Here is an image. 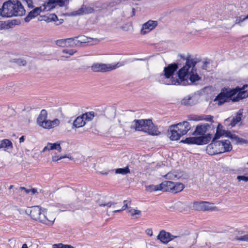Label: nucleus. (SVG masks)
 Returning <instances> with one entry per match:
<instances>
[{"instance_id":"1","label":"nucleus","mask_w":248,"mask_h":248,"mask_svg":"<svg viewBox=\"0 0 248 248\" xmlns=\"http://www.w3.org/2000/svg\"><path fill=\"white\" fill-rule=\"evenodd\" d=\"M198 62L195 59L191 58L190 56L186 57L185 65L177 72L179 77V85L186 86L191 83H194L201 79L197 74L196 65Z\"/></svg>"},{"instance_id":"2","label":"nucleus","mask_w":248,"mask_h":248,"mask_svg":"<svg viewBox=\"0 0 248 248\" xmlns=\"http://www.w3.org/2000/svg\"><path fill=\"white\" fill-rule=\"evenodd\" d=\"M25 13L26 10L19 0H9L4 2L0 9V15L3 17L20 16Z\"/></svg>"},{"instance_id":"3","label":"nucleus","mask_w":248,"mask_h":248,"mask_svg":"<svg viewBox=\"0 0 248 248\" xmlns=\"http://www.w3.org/2000/svg\"><path fill=\"white\" fill-rule=\"evenodd\" d=\"M178 68V64L176 63L170 64L165 67L163 70L164 74L160 75L158 78V82L161 84L168 85H179V78H175L173 77L175 72Z\"/></svg>"},{"instance_id":"4","label":"nucleus","mask_w":248,"mask_h":248,"mask_svg":"<svg viewBox=\"0 0 248 248\" xmlns=\"http://www.w3.org/2000/svg\"><path fill=\"white\" fill-rule=\"evenodd\" d=\"M68 0H48V2L45 3L43 7H36L31 11L24 18L26 22H29L32 19L37 16L40 14L45 11H50L54 8L57 4L60 7L63 6Z\"/></svg>"},{"instance_id":"5","label":"nucleus","mask_w":248,"mask_h":248,"mask_svg":"<svg viewBox=\"0 0 248 248\" xmlns=\"http://www.w3.org/2000/svg\"><path fill=\"white\" fill-rule=\"evenodd\" d=\"M232 149V146L229 140L213 141L207 146L206 151L208 154H216L228 152Z\"/></svg>"},{"instance_id":"6","label":"nucleus","mask_w":248,"mask_h":248,"mask_svg":"<svg viewBox=\"0 0 248 248\" xmlns=\"http://www.w3.org/2000/svg\"><path fill=\"white\" fill-rule=\"evenodd\" d=\"M212 138V134L208 133L204 136L186 138L181 142L187 144L204 145L209 142Z\"/></svg>"},{"instance_id":"7","label":"nucleus","mask_w":248,"mask_h":248,"mask_svg":"<svg viewBox=\"0 0 248 248\" xmlns=\"http://www.w3.org/2000/svg\"><path fill=\"white\" fill-rule=\"evenodd\" d=\"M235 90L231 89H222L214 99V101H218V105H221L225 102L232 100V97L236 94Z\"/></svg>"},{"instance_id":"8","label":"nucleus","mask_w":248,"mask_h":248,"mask_svg":"<svg viewBox=\"0 0 248 248\" xmlns=\"http://www.w3.org/2000/svg\"><path fill=\"white\" fill-rule=\"evenodd\" d=\"M153 124L152 121L150 119L134 120L130 126L131 129L137 131L146 132L147 126Z\"/></svg>"},{"instance_id":"9","label":"nucleus","mask_w":248,"mask_h":248,"mask_svg":"<svg viewBox=\"0 0 248 248\" xmlns=\"http://www.w3.org/2000/svg\"><path fill=\"white\" fill-rule=\"evenodd\" d=\"M120 66L119 63L114 65L97 63L93 64L91 66V69L94 72H106L116 69Z\"/></svg>"},{"instance_id":"10","label":"nucleus","mask_w":248,"mask_h":248,"mask_svg":"<svg viewBox=\"0 0 248 248\" xmlns=\"http://www.w3.org/2000/svg\"><path fill=\"white\" fill-rule=\"evenodd\" d=\"M233 233L234 240L244 242L248 241V227L237 228L234 231Z\"/></svg>"},{"instance_id":"11","label":"nucleus","mask_w":248,"mask_h":248,"mask_svg":"<svg viewBox=\"0 0 248 248\" xmlns=\"http://www.w3.org/2000/svg\"><path fill=\"white\" fill-rule=\"evenodd\" d=\"M212 203L208 202H195L193 203V208L197 210L216 211L217 208L212 205Z\"/></svg>"},{"instance_id":"12","label":"nucleus","mask_w":248,"mask_h":248,"mask_svg":"<svg viewBox=\"0 0 248 248\" xmlns=\"http://www.w3.org/2000/svg\"><path fill=\"white\" fill-rule=\"evenodd\" d=\"M174 238L180 240L181 237L179 236L173 235L170 233L164 230L161 231L157 236V239L164 244H167Z\"/></svg>"},{"instance_id":"13","label":"nucleus","mask_w":248,"mask_h":248,"mask_svg":"<svg viewBox=\"0 0 248 248\" xmlns=\"http://www.w3.org/2000/svg\"><path fill=\"white\" fill-rule=\"evenodd\" d=\"M214 129V126L212 124L205 123L203 124H198L196 126L195 131L192 133L193 135H201L204 136L209 129Z\"/></svg>"},{"instance_id":"14","label":"nucleus","mask_w":248,"mask_h":248,"mask_svg":"<svg viewBox=\"0 0 248 248\" xmlns=\"http://www.w3.org/2000/svg\"><path fill=\"white\" fill-rule=\"evenodd\" d=\"M247 88L248 86L246 85H244L242 88L236 87L235 89H232V90H235V91H237L236 94L237 95L232 99V101L234 102H237L248 97V92L247 90H245V89Z\"/></svg>"},{"instance_id":"15","label":"nucleus","mask_w":248,"mask_h":248,"mask_svg":"<svg viewBox=\"0 0 248 248\" xmlns=\"http://www.w3.org/2000/svg\"><path fill=\"white\" fill-rule=\"evenodd\" d=\"M242 111L239 110L236 115L232 118H228L225 121V124L228 126H231L232 127L234 126L237 123L240 122L242 119Z\"/></svg>"},{"instance_id":"16","label":"nucleus","mask_w":248,"mask_h":248,"mask_svg":"<svg viewBox=\"0 0 248 248\" xmlns=\"http://www.w3.org/2000/svg\"><path fill=\"white\" fill-rule=\"evenodd\" d=\"M175 125L177 128V131H178L182 137L186 135L191 129L189 123L187 121H183L175 124Z\"/></svg>"},{"instance_id":"17","label":"nucleus","mask_w":248,"mask_h":248,"mask_svg":"<svg viewBox=\"0 0 248 248\" xmlns=\"http://www.w3.org/2000/svg\"><path fill=\"white\" fill-rule=\"evenodd\" d=\"M157 25V22L154 20H149L142 25L140 31L141 34L144 35L149 33L150 31L154 29Z\"/></svg>"},{"instance_id":"18","label":"nucleus","mask_w":248,"mask_h":248,"mask_svg":"<svg viewBox=\"0 0 248 248\" xmlns=\"http://www.w3.org/2000/svg\"><path fill=\"white\" fill-rule=\"evenodd\" d=\"M167 133L171 140H179L182 137L179 132H178V131H177V128H176L175 124H172L169 127Z\"/></svg>"},{"instance_id":"19","label":"nucleus","mask_w":248,"mask_h":248,"mask_svg":"<svg viewBox=\"0 0 248 248\" xmlns=\"http://www.w3.org/2000/svg\"><path fill=\"white\" fill-rule=\"evenodd\" d=\"M93 11L94 9L93 8L83 5L78 10L72 12L71 15L76 16L83 14H91L93 13Z\"/></svg>"},{"instance_id":"20","label":"nucleus","mask_w":248,"mask_h":248,"mask_svg":"<svg viewBox=\"0 0 248 248\" xmlns=\"http://www.w3.org/2000/svg\"><path fill=\"white\" fill-rule=\"evenodd\" d=\"M174 182L170 181H165L159 184L160 190L163 192L169 191L172 192Z\"/></svg>"},{"instance_id":"21","label":"nucleus","mask_w":248,"mask_h":248,"mask_svg":"<svg viewBox=\"0 0 248 248\" xmlns=\"http://www.w3.org/2000/svg\"><path fill=\"white\" fill-rule=\"evenodd\" d=\"M46 211L45 209L42 210L41 213L40 214L39 217H38L39 218L37 219V221H39L47 225H52L54 223V220L48 219L46 217Z\"/></svg>"},{"instance_id":"22","label":"nucleus","mask_w":248,"mask_h":248,"mask_svg":"<svg viewBox=\"0 0 248 248\" xmlns=\"http://www.w3.org/2000/svg\"><path fill=\"white\" fill-rule=\"evenodd\" d=\"M60 124V121L58 119H55L53 121L47 120V119L43 122V124L40 126L46 129H51L58 126Z\"/></svg>"},{"instance_id":"23","label":"nucleus","mask_w":248,"mask_h":248,"mask_svg":"<svg viewBox=\"0 0 248 248\" xmlns=\"http://www.w3.org/2000/svg\"><path fill=\"white\" fill-rule=\"evenodd\" d=\"M13 145L12 141L8 139H3L0 140V149H3L4 151L12 150Z\"/></svg>"},{"instance_id":"24","label":"nucleus","mask_w":248,"mask_h":248,"mask_svg":"<svg viewBox=\"0 0 248 248\" xmlns=\"http://www.w3.org/2000/svg\"><path fill=\"white\" fill-rule=\"evenodd\" d=\"M197 101L195 96L189 95L183 99L182 104L186 106H192L196 104Z\"/></svg>"},{"instance_id":"25","label":"nucleus","mask_w":248,"mask_h":248,"mask_svg":"<svg viewBox=\"0 0 248 248\" xmlns=\"http://www.w3.org/2000/svg\"><path fill=\"white\" fill-rule=\"evenodd\" d=\"M42 209L38 206L32 207L30 210V216L31 218L35 220H37L39 217L40 214L41 213Z\"/></svg>"},{"instance_id":"26","label":"nucleus","mask_w":248,"mask_h":248,"mask_svg":"<svg viewBox=\"0 0 248 248\" xmlns=\"http://www.w3.org/2000/svg\"><path fill=\"white\" fill-rule=\"evenodd\" d=\"M86 124L85 120L82 115L78 116L73 122L72 128H79L85 125Z\"/></svg>"},{"instance_id":"27","label":"nucleus","mask_w":248,"mask_h":248,"mask_svg":"<svg viewBox=\"0 0 248 248\" xmlns=\"http://www.w3.org/2000/svg\"><path fill=\"white\" fill-rule=\"evenodd\" d=\"M146 132L145 133H147L151 136H158L160 134V132L158 130L156 126H155L154 124L147 126Z\"/></svg>"},{"instance_id":"28","label":"nucleus","mask_w":248,"mask_h":248,"mask_svg":"<svg viewBox=\"0 0 248 248\" xmlns=\"http://www.w3.org/2000/svg\"><path fill=\"white\" fill-rule=\"evenodd\" d=\"M77 38L79 39V42L82 44V46H83L84 44L90 42L91 40H94L96 43H98L100 41L102 40V39H99L97 38H92L90 37H86L84 35H78L77 36Z\"/></svg>"},{"instance_id":"29","label":"nucleus","mask_w":248,"mask_h":248,"mask_svg":"<svg viewBox=\"0 0 248 248\" xmlns=\"http://www.w3.org/2000/svg\"><path fill=\"white\" fill-rule=\"evenodd\" d=\"M47 117V112L46 109H42L37 119V124L40 126L43 124V122H45Z\"/></svg>"},{"instance_id":"30","label":"nucleus","mask_w":248,"mask_h":248,"mask_svg":"<svg viewBox=\"0 0 248 248\" xmlns=\"http://www.w3.org/2000/svg\"><path fill=\"white\" fill-rule=\"evenodd\" d=\"M174 188L172 190L173 193H178L182 191L185 188V185L181 183H174Z\"/></svg>"},{"instance_id":"31","label":"nucleus","mask_w":248,"mask_h":248,"mask_svg":"<svg viewBox=\"0 0 248 248\" xmlns=\"http://www.w3.org/2000/svg\"><path fill=\"white\" fill-rule=\"evenodd\" d=\"M219 132V135L218 136V137L216 138V135H214V137L212 140L213 141L217 140L222 136L228 137V136H229V134H231V132L230 131H227V130H222V129Z\"/></svg>"},{"instance_id":"32","label":"nucleus","mask_w":248,"mask_h":248,"mask_svg":"<svg viewBox=\"0 0 248 248\" xmlns=\"http://www.w3.org/2000/svg\"><path fill=\"white\" fill-rule=\"evenodd\" d=\"M85 122L92 120L94 116V113L93 111L86 112L82 114Z\"/></svg>"},{"instance_id":"33","label":"nucleus","mask_w":248,"mask_h":248,"mask_svg":"<svg viewBox=\"0 0 248 248\" xmlns=\"http://www.w3.org/2000/svg\"><path fill=\"white\" fill-rule=\"evenodd\" d=\"M48 145L49 147V151L50 150H57L59 152H61L62 151V148L60 146V144L59 143H51L48 142Z\"/></svg>"},{"instance_id":"34","label":"nucleus","mask_w":248,"mask_h":248,"mask_svg":"<svg viewBox=\"0 0 248 248\" xmlns=\"http://www.w3.org/2000/svg\"><path fill=\"white\" fill-rule=\"evenodd\" d=\"M115 173L117 174L125 175L130 173V170L128 166L123 168H118L115 170Z\"/></svg>"},{"instance_id":"35","label":"nucleus","mask_w":248,"mask_h":248,"mask_svg":"<svg viewBox=\"0 0 248 248\" xmlns=\"http://www.w3.org/2000/svg\"><path fill=\"white\" fill-rule=\"evenodd\" d=\"M204 120L206 122H210L212 124V123H214V116L210 115H201V121Z\"/></svg>"},{"instance_id":"36","label":"nucleus","mask_w":248,"mask_h":248,"mask_svg":"<svg viewBox=\"0 0 248 248\" xmlns=\"http://www.w3.org/2000/svg\"><path fill=\"white\" fill-rule=\"evenodd\" d=\"M160 189L159 185H150L146 186V190L150 192L160 190Z\"/></svg>"},{"instance_id":"37","label":"nucleus","mask_w":248,"mask_h":248,"mask_svg":"<svg viewBox=\"0 0 248 248\" xmlns=\"http://www.w3.org/2000/svg\"><path fill=\"white\" fill-rule=\"evenodd\" d=\"M13 24L10 22H6L5 21H0V30H8L11 28Z\"/></svg>"},{"instance_id":"38","label":"nucleus","mask_w":248,"mask_h":248,"mask_svg":"<svg viewBox=\"0 0 248 248\" xmlns=\"http://www.w3.org/2000/svg\"><path fill=\"white\" fill-rule=\"evenodd\" d=\"M53 248H75L71 245L63 244L62 243H59L56 244H54L53 245Z\"/></svg>"},{"instance_id":"39","label":"nucleus","mask_w":248,"mask_h":248,"mask_svg":"<svg viewBox=\"0 0 248 248\" xmlns=\"http://www.w3.org/2000/svg\"><path fill=\"white\" fill-rule=\"evenodd\" d=\"M167 179L174 180H176L175 171H170L164 176Z\"/></svg>"},{"instance_id":"40","label":"nucleus","mask_w":248,"mask_h":248,"mask_svg":"<svg viewBox=\"0 0 248 248\" xmlns=\"http://www.w3.org/2000/svg\"><path fill=\"white\" fill-rule=\"evenodd\" d=\"M13 62L18 64L20 66H25L27 62L25 60L22 59H15L13 60Z\"/></svg>"},{"instance_id":"41","label":"nucleus","mask_w":248,"mask_h":248,"mask_svg":"<svg viewBox=\"0 0 248 248\" xmlns=\"http://www.w3.org/2000/svg\"><path fill=\"white\" fill-rule=\"evenodd\" d=\"M247 19H248V15L245 16H238L236 18L235 24H239Z\"/></svg>"},{"instance_id":"42","label":"nucleus","mask_w":248,"mask_h":248,"mask_svg":"<svg viewBox=\"0 0 248 248\" xmlns=\"http://www.w3.org/2000/svg\"><path fill=\"white\" fill-rule=\"evenodd\" d=\"M188 118L189 120L194 121H201V115H195L192 114L188 116Z\"/></svg>"},{"instance_id":"43","label":"nucleus","mask_w":248,"mask_h":248,"mask_svg":"<svg viewBox=\"0 0 248 248\" xmlns=\"http://www.w3.org/2000/svg\"><path fill=\"white\" fill-rule=\"evenodd\" d=\"M175 177H176V180H178V179H185L186 177H184L183 175H184V174H183V172L181 171V170H175Z\"/></svg>"},{"instance_id":"44","label":"nucleus","mask_w":248,"mask_h":248,"mask_svg":"<svg viewBox=\"0 0 248 248\" xmlns=\"http://www.w3.org/2000/svg\"><path fill=\"white\" fill-rule=\"evenodd\" d=\"M128 213H130L131 214V216H134L135 215H141V211L140 210H136L132 208H130L128 210Z\"/></svg>"},{"instance_id":"45","label":"nucleus","mask_w":248,"mask_h":248,"mask_svg":"<svg viewBox=\"0 0 248 248\" xmlns=\"http://www.w3.org/2000/svg\"><path fill=\"white\" fill-rule=\"evenodd\" d=\"M57 20H59L57 16L55 14H51L47 18L46 21L48 22L51 21L56 22Z\"/></svg>"},{"instance_id":"46","label":"nucleus","mask_w":248,"mask_h":248,"mask_svg":"<svg viewBox=\"0 0 248 248\" xmlns=\"http://www.w3.org/2000/svg\"><path fill=\"white\" fill-rule=\"evenodd\" d=\"M76 52V51L74 49H64L62 50V53L64 54H69V55H73Z\"/></svg>"},{"instance_id":"47","label":"nucleus","mask_w":248,"mask_h":248,"mask_svg":"<svg viewBox=\"0 0 248 248\" xmlns=\"http://www.w3.org/2000/svg\"><path fill=\"white\" fill-rule=\"evenodd\" d=\"M66 157H67L66 155H63V156H59L58 155H55L52 157V161L53 162H56V161H58V160H60L62 159V158H66Z\"/></svg>"},{"instance_id":"48","label":"nucleus","mask_w":248,"mask_h":248,"mask_svg":"<svg viewBox=\"0 0 248 248\" xmlns=\"http://www.w3.org/2000/svg\"><path fill=\"white\" fill-rule=\"evenodd\" d=\"M222 125L220 124H218L217 125V127L216 129V132L215 135H216V137L217 138L218 137V136L219 135V131L222 130Z\"/></svg>"},{"instance_id":"49","label":"nucleus","mask_w":248,"mask_h":248,"mask_svg":"<svg viewBox=\"0 0 248 248\" xmlns=\"http://www.w3.org/2000/svg\"><path fill=\"white\" fill-rule=\"evenodd\" d=\"M23 1L25 2L28 7L32 8L33 7L32 0H22Z\"/></svg>"},{"instance_id":"50","label":"nucleus","mask_w":248,"mask_h":248,"mask_svg":"<svg viewBox=\"0 0 248 248\" xmlns=\"http://www.w3.org/2000/svg\"><path fill=\"white\" fill-rule=\"evenodd\" d=\"M116 204V203L114 202H108V203H101V204H99V206H107L108 207H111L112 205H114Z\"/></svg>"},{"instance_id":"51","label":"nucleus","mask_w":248,"mask_h":248,"mask_svg":"<svg viewBox=\"0 0 248 248\" xmlns=\"http://www.w3.org/2000/svg\"><path fill=\"white\" fill-rule=\"evenodd\" d=\"M237 179L239 181H244L245 182L248 181V176H245L244 175H239L237 177Z\"/></svg>"},{"instance_id":"52","label":"nucleus","mask_w":248,"mask_h":248,"mask_svg":"<svg viewBox=\"0 0 248 248\" xmlns=\"http://www.w3.org/2000/svg\"><path fill=\"white\" fill-rule=\"evenodd\" d=\"M228 138H229L232 140H236V142H237L238 140L239 139V138L237 136H236L235 134H232L231 133V134H229V136H228Z\"/></svg>"},{"instance_id":"53","label":"nucleus","mask_w":248,"mask_h":248,"mask_svg":"<svg viewBox=\"0 0 248 248\" xmlns=\"http://www.w3.org/2000/svg\"><path fill=\"white\" fill-rule=\"evenodd\" d=\"M56 44L59 46H65L66 43L64 39H60L57 41Z\"/></svg>"},{"instance_id":"54","label":"nucleus","mask_w":248,"mask_h":248,"mask_svg":"<svg viewBox=\"0 0 248 248\" xmlns=\"http://www.w3.org/2000/svg\"><path fill=\"white\" fill-rule=\"evenodd\" d=\"M76 38H77V36L72 37V38L65 39H64L65 42V43L66 42H67L68 43H71L73 42L74 43V40H76Z\"/></svg>"},{"instance_id":"55","label":"nucleus","mask_w":248,"mask_h":248,"mask_svg":"<svg viewBox=\"0 0 248 248\" xmlns=\"http://www.w3.org/2000/svg\"><path fill=\"white\" fill-rule=\"evenodd\" d=\"M78 38H76V40H74V44L76 46H82V44L79 42V39Z\"/></svg>"},{"instance_id":"56","label":"nucleus","mask_w":248,"mask_h":248,"mask_svg":"<svg viewBox=\"0 0 248 248\" xmlns=\"http://www.w3.org/2000/svg\"><path fill=\"white\" fill-rule=\"evenodd\" d=\"M146 233L147 235L151 236L153 235V231L151 229H148L146 230Z\"/></svg>"},{"instance_id":"57","label":"nucleus","mask_w":248,"mask_h":248,"mask_svg":"<svg viewBox=\"0 0 248 248\" xmlns=\"http://www.w3.org/2000/svg\"><path fill=\"white\" fill-rule=\"evenodd\" d=\"M237 143H247L248 141H247V140H246L245 139L239 138V139L238 140Z\"/></svg>"},{"instance_id":"58","label":"nucleus","mask_w":248,"mask_h":248,"mask_svg":"<svg viewBox=\"0 0 248 248\" xmlns=\"http://www.w3.org/2000/svg\"><path fill=\"white\" fill-rule=\"evenodd\" d=\"M127 208L129 210V209H130V207H128V204H124L121 208V210L124 211Z\"/></svg>"},{"instance_id":"59","label":"nucleus","mask_w":248,"mask_h":248,"mask_svg":"<svg viewBox=\"0 0 248 248\" xmlns=\"http://www.w3.org/2000/svg\"><path fill=\"white\" fill-rule=\"evenodd\" d=\"M57 21H58V22L56 23V25H59L62 24L63 22V19H59V20H57Z\"/></svg>"},{"instance_id":"60","label":"nucleus","mask_w":248,"mask_h":248,"mask_svg":"<svg viewBox=\"0 0 248 248\" xmlns=\"http://www.w3.org/2000/svg\"><path fill=\"white\" fill-rule=\"evenodd\" d=\"M130 202H131V200H124L123 202L124 204H129L130 203Z\"/></svg>"},{"instance_id":"61","label":"nucleus","mask_w":248,"mask_h":248,"mask_svg":"<svg viewBox=\"0 0 248 248\" xmlns=\"http://www.w3.org/2000/svg\"><path fill=\"white\" fill-rule=\"evenodd\" d=\"M144 59H138V58H134L131 62H134L136 61H144Z\"/></svg>"},{"instance_id":"62","label":"nucleus","mask_w":248,"mask_h":248,"mask_svg":"<svg viewBox=\"0 0 248 248\" xmlns=\"http://www.w3.org/2000/svg\"><path fill=\"white\" fill-rule=\"evenodd\" d=\"M19 142H20V143H22V142H24V140H25L24 136H21V137L19 138Z\"/></svg>"},{"instance_id":"63","label":"nucleus","mask_w":248,"mask_h":248,"mask_svg":"<svg viewBox=\"0 0 248 248\" xmlns=\"http://www.w3.org/2000/svg\"><path fill=\"white\" fill-rule=\"evenodd\" d=\"M21 188L25 190L27 193H29L31 191V189H26V188H25L24 187H21Z\"/></svg>"},{"instance_id":"64","label":"nucleus","mask_w":248,"mask_h":248,"mask_svg":"<svg viewBox=\"0 0 248 248\" xmlns=\"http://www.w3.org/2000/svg\"><path fill=\"white\" fill-rule=\"evenodd\" d=\"M46 150H48L49 151V147H48V144H47V146H45L44 148V149L42 150V152H45Z\"/></svg>"}]
</instances>
